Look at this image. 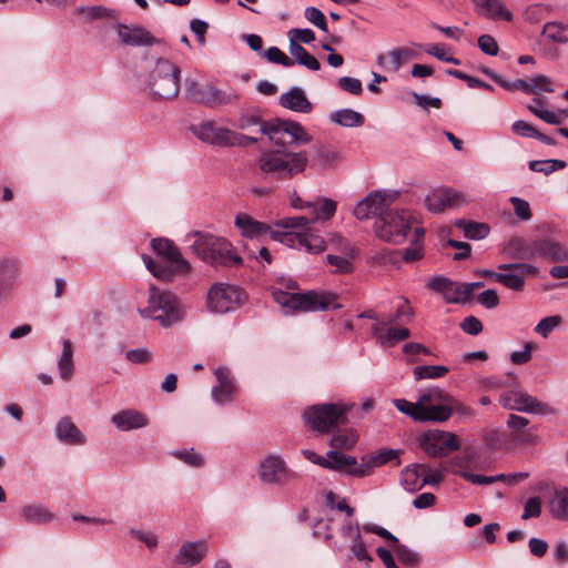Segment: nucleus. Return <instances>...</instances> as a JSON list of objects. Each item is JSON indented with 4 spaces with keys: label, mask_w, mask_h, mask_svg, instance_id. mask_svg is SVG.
<instances>
[{
    "label": "nucleus",
    "mask_w": 568,
    "mask_h": 568,
    "mask_svg": "<svg viewBox=\"0 0 568 568\" xmlns=\"http://www.w3.org/2000/svg\"><path fill=\"white\" fill-rule=\"evenodd\" d=\"M312 216H293L280 220L276 225L291 231L271 232V237L283 244L312 254H320L326 248L324 239L316 234L312 227Z\"/></svg>",
    "instance_id": "obj_1"
},
{
    "label": "nucleus",
    "mask_w": 568,
    "mask_h": 568,
    "mask_svg": "<svg viewBox=\"0 0 568 568\" xmlns=\"http://www.w3.org/2000/svg\"><path fill=\"white\" fill-rule=\"evenodd\" d=\"M307 165L308 154L305 150H266L257 159V168L262 173L281 181L292 180L302 174Z\"/></svg>",
    "instance_id": "obj_2"
},
{
    "label": "nucleus",
    "mask_w": 568,
    "mask_h": 568,
    "mask_svg": "<svg viewBox=\"0 0 568 568\" xmlns=\"http://www.w3.org/2000/svg\"><path fill=\"white\" fill-rule=\"evenodd\" d=\"M139 313L144 318L159 322L163 327L173 326L185 316V310L176 295L155 286H150L148 305L140 307Z\"/></svg>",
    "instance_id": "obj_3"
},
{
    "label": "nucleus",
    "mask_w": 568,
    "mask_h": 568,
    "mask_svg": "<svg viewBox=\"0 0 568 568\" xmlns=\"http://www.w3.org/2000/svg\"><path fill=\"white\" fill-rule=\"evenodd\" d=\"M152 248L161 257V261H153L143 255L146 268L159 280L170 281L174 275H184L190 271V263L184 260L173 243L165 239L152 241Z\"/></svg>",
    "instance_id": "obj_4"
},
{
    "label": "nucleus",
    "mask_w": 568,
    "mask_h": 568,
    "mask_svg": "<svg viewBox=\"0 0 568 568\" xmlns=\"http://www.w3.org/2000/svg\"><path fill=\"white\" fill-rule=\"evenodd\" d=\"M272 295L274 301L287 311L317 312L339 307L336 296L324 291L288 293L274 290Z\"/></svg>",
    "instance_id": "obj_5"
},
{
    "label": "nucleus",
    "mask_w": 568,
    "mask_h": 568,
    "mask_svg": "<svg viewBox=\"0 0 568 568\" xmlns=\"http://www.w3.org/2000/svg\"><path fill=\"white\" fill-rule=\"evenodd\" d=\"M192 248L202 261L214 266H232L241 262L227 240L212 234L196 233Z\"/></svg>",
    "instance_id": "obj_6"
},
{
    "label": "nucleus",
    "mask_w": 568,
    "mask_h": 568,
    "mask_svg": "<svg viewBox=\"0 0 568 568\" xmlns=\"http://www.w3.org/2000/svg\"><path fill=\"white\" fill-rule=\"evenodd\" d=\"M351 408L352 405L345 403L318 404L305 409L303 417L312 430L325 434L345 424Z\"/></svg>",
    "instance_id": "obj_7"
},
{
    "label": "nucleus",
    "mask_w": 568,
    "mask_h": 568,
    "mask_svg": "<svg viewBox=\"0 0 568 568\" xmlns=\"http://www.w3.org/2000/svg\"><path fill=\"white\" fill-rule=\"evenodd\" d=\"M148 89L154 99H174L180 91V69L169 60H158L149 75Z\"/></svg>",
    "instance_id": "obj_8"
},
{
    "label": "nucleus",
    "mask_w": 568,
    "mask_h": 568,
    "mask_svg": "<svg viewBox=\"0 0 568 568\" xmlns=\"http://www.w3.org/2000/svg\"><path fill=\"white\" fill-rule=\"evenodd\" d=\"M415 222L414 215L407 210L384 211L377 216L374 230L376 235L394 244H400L405 241L408 230Z\"/></svg>",
    "instance_id": "obj_9"
},
{
    "label": "nucleus",
    "mask_w": 568,
    "mask_h": 568,
    "mask_svg": "<svg viewBox=\"0 0 568 568\" xmlns=\"http://www.w3.org/2000/svg\"><path fill=\"white\" fill-rule=\"evenodd\" d=\"M260 132L267 135L270 141L277 145L307 144L312 141L311 135L297 122L272 120L262 122Z\"/></svg>",
    "instance_id": "obj_10"
},
{
    "label": "nucleus",
    "mask_w": 568,
    "mask_h": 568,
    "mask_svg": "<svg viewBox=\"0 0 568 568\" xmlns=\"http://www.w3.org/2000/svg\"><path fill=\"white\" fill-rule=\"evenodd\" d=\"M192 130L202 142L215 146H243L257 141L210 121L194 125Z\"/></svg>",
    "instance_id": "obj_11"
},
{
    "label": "nucleus",
    "mask_w": 568,
    "mask_h": 568,
    "mask_svg": "<svg viewBox=\"0 0 568 568\" xmlns=\"http://www.w3.org/2000/svg\"><path fill=\"white\" fill-rule=\"evenodd\" d=\"M302 455L311 463L327 469L343 471L356 477H364L369 474L367 465L358 464L356 458L337 450L328 452L327 458L310 449H303Z\"/></svg>",
    "instance_id": "obj_12"
},
{
    "label": "nucleus",
    "mask_w": 568,
    "mask_h": 568,
    "mask_svg": "<svg viewBox=\"0 0 568 568\" xmlns=\"http://www.w3.org/2000/svg\"><path fill=\"white\" fill-rule=\"evenodd\" d=\"M246 296L237 286L227 283H216L207 292L206 305L210 312L224 314L241 306Z\"/></svg>",
    "instance_id": "obj_13"
},
{
    "label": "nucleus",
    "mask_w": 568,
    "mask_h": 568,
    "mask_svg": "<svg viewBox=\"0 0 568 568\" xmlns=\"http://www.w3.org/2000/svg\"><path fill=\"white\" fill-rule=\"evenodd\" d=\"M417 442L430 457H444L460 447V440L456 434L442 429L426 430L418 436Z\"/></svg>",
    "instance_id": "obj_14"
},
{
    "label": "nucleus",
    "mask_w": 568,
    "mask_h": 568,
    "mask_svg": "<svg viewBox=\"0 0 568 568\" xmlns=\"http://www.w3.org/2000/svg\"><path fill=\"white\" fill-rule=\"evenodd\" d=\"M258 478L267 485L285 486L297 479V474L288 467L280 455H267L258 465Z\"/></svg>",
    "instance_id": "obj_15"
},
{
    "label": "nucleus",
    "mask_w": 568,
    "mask_h": 568,
    "mask_svg": "<svg viewBox=\"0 0 568 568\" xmlns=\"http://www.w3.org/2000/svg\"><path fill=\"white\" fill-rule=\"evenodd\" d=\"M374 321L372 334L383 347H393L400 341L409 337L410 332L406 327L393 326V318L378 317L374 311H367L358 315Z\"/></svg>",
    "instance_id": "obj_16"
},
{
    "label": "nucleus",
    "mask_w": 568,
    "mask_h": 568,
    "mask_svg": "<svg viewBox=\"0 0 568 568\" xmlns=\"http://www.w3.org/2000/svg\"><path fill=\"white\" fill-rule=\"evenodd\" d=\"M448 399L446 393L438 388H432L423 393L416 402L424 422H446L452 415V408L442 404Z\"/></svg>",
    "instance_id": "obj_17"
},
{
    "label": "nucleus",
    "mask_w": 568,
    "mask_h": 568,
    "mask_svg": "<svg viewBox=\"0 0 568 568\" xmlns=\"http://www.w3.org/2000/svg\"><path fill=\"white\" fill-rule=\"evenodd\" d=\"M499 404L506 408L524 413H534L547 415L554 413V409L536 397L521 390H507L499 396Z\"/></svg>",
    "instance_id": "obj_18"
},
{
    "label": "nucleus",
    "mask_w": 568,
    "mask_h": 568,
    "mask_svg": "<svg viewBox=\"0 0 568 568\" xmlns=\"http://www.w3.org/2000/svg\"><path fill=\"white\" fill-rule=\"evenodd\" d=\"M498 268L501 272L494 274V280L513 291H521L525 278L535 276L538 272L537 267L526 263L501 264Z\"/></svg>",
    "instance_id": "obj_19"
},
{
    "label": "nucleus",
    "mask_w": 568,
    "mask_h": 568,
    "mask_svg": "<svg viewBox=\"0 0 568 568\" xmlns=\"http://www.w3.org/2000/svg\"><path fill=\"white\" fill-rule=\"evenodd\" d=\"M466 202L463 193L452 187L432 189L424 199L425 207L434 214L444 212L447 209L460 206Z\"/></svg>",
    "instance_id": "obj_20"
},
{
    "label": "nucleus",
    "mask_w": 568,
    "mask_h": 568,
    "mask_svg": "<svg viewBox=\"0 0 568 568\" xmlns=\"http://www.w3.org/2000/svg\"><path fill=\"white\" fill-rule=\"evenodd\" d=\"M329 241L341 250L342 255L328 254L327 263L334 267L335 273L348 274L354 271L353 261L357 256L355 247L338 234H332Z\"/></svg>",
    "instance_id": "obj_21"
},
{
    "label": "nucleus",
    "mask_w": 568,
    "mask_h": 568,
    "mask_svg": "<svg viewBox=\"0 0 568 568\" xmlns=\"http://www.w3.org/2000/svg\"><path fill=\"white\" fill-rule=\"evenodd\" d=\"M390 201L392 196L386 192L372 193L355 206L354 216L358 220H366L373 215L379 216Z\"/></svg>",
    "instance_id": "obj_22"
},
{
    "label": "nucleus",
    "mask_w": 568,
    "mask_h": 568,
    "mask_svg": "<svg viewBox=\"0 0 568 568\" xmlns=\"http://www.w3.org/2000/svg\"><path fill=\"white\" fill-rule=\"evenodd\" d=\"M207 552V544L204 540L184 542L174 556V562L182 566H195L202 561Z\"/></svg>",
    "instance_id": "obj_23"
},
{
    "label": "nucleus",
    "mask_w": 568,
    "mask_h": 568,
    "mask_svg": "<svg viewBox=\"0 0 568 568\" xmlns=\"http://www.w3.org/2000/svg\"><path fill=\"white\" fill-rule=\"evenodd\" d=\"M111 423L121 432H131L149 425L145 414L135 409H123L111 416Z\"/></svg>",
    "instance_id": "obj_24"
},
{
    "label": "nucleus",
    "mask_w": 568,
    "mask_h": 568,
    "mask_svg": "<svg viewBox=\"0 0 568 568\" xmlns=\"http://www.w3.org/2000/svg\"><path fill=\"white\" fill-rule=\"evenodd\" d=\"M116 33L121 43L124 45H151L155 41L151 33L142 27L118 24Z\"/></svg>",
    "instance_id": "obj_25"
},
{
    "label": "nucleus",
    "mask_w": 568,
    "mask_h": 568,
    "mask_svg": "<svg viewBox=\"0 0 568 568\" xmlns=\"http://www.w3.org/2000/svg\"><path fill=\"white\" fill-rule=\"evenodd\" d=\"M214 375L219 383L212 389V397L214 402L217 404H224L232 400L235 393V385L230 371L225 367H219L215 369Z\"/></svg>",
    "instance_id": "obj_26"
},
{
    "label": "nucleus",
    "mask_w": 568,
    "mask_h": 568,
    "mask_svg": "<svg viewBox=\"0 0 568 568\" xmlns=\"http://www.w3.org/2000/svg\"><path fill=\"white\" fill-rule=\"evenodd\" d=\"M536 257H544L551 262H568V248L554 240H539L534 242Z\"/></svg>",
    "instance_id": "obj_27"
},
{
    "label": "nucleus",
    "mask_w": 568,
    "mask_h": 568,
    "mask_svg": "<svg viewBox=\"0 0 568 568\" xmlns=\"http://www.w3.org/2000/svg\"><path fill=\"white\" fill-rule=\"evenodd\" d=\"M234 224L243 236L250 239H258L274 232L268 224L254 220L246 213H239L235 216Z\"/></svg>",
    "instance_id": "obj_28"
},
{
    "label": "nucleus",
    "mask_w": 568,
    "mask_h": 568,
    "mask_svg": "<svg viewBox=\"0 0 568 568\" xmlns=\"http://www.w3.org/2000/svg\"><path fill=\"white\" fill-rule=\"evenodd\" d=\"M479 14L495 21H511L513 13L500 0H471Z\"/></svg>",
    "instance_id": "obj_29"
},
{
    "label": "nucleus",
    "mask_w": 568,
    "mask_h": 568,
    "mask_svg": "<svg viewBox=\"0 0 568 568\" xmlns=\"http://www.w3.org/2000/svg\"><path fill=\"white\" fill-rule=\"evenodd\" d=\"M55 436L59 440L69 445H84L87 443V437L69 417H63L58 422Z\"/></svg>",
    "instance_id": "obj_30"
},
{
    "label": "nucleus",
    "mask_w": 568,
    "mask_h": 568,
    "mask_svg": "<svg viewBox=\"0 0 568 568\" xmlns=\"http://www.w3.org/2000/svg\"><path fill=\"white\" fill-rule=\"evenodd\" d=\"M460 476L475 485H490L495 481H504L507 485H514L516 483L523 481L528 478V473H516L510 475L500 474L497 476H483V475H475L470 471H460Z\"/></svg>",
    "instance_id": "obj_31"
},
{
    "label": "nucleus",
    "mask_w": 568,
    "mask_h": 568,
    "mask_svg": "<svg viewBox=\"0 0 568 568\" xmlns=\"http://www.w3.org/2000/svg\"><path fill=\"white\" fill-rule=\"evenodd\" d=\"M280 104L288 110L310 113L313 109L312 103L306 98L301 88L294 87L288 92L280 97Z\"/></svg>",
    "instance_id": "obj_32"
},
{
    "label": "nucleus",
    "mask_w": 568,
    "mask_h": 568,
    "mask_svg": "<svg viewBox=\"0 0 568 568\" xmlns=\"http://www.w3.org/2000/svg\"><path fill=\"white\" fill-rule=\"evenodd\" d=\"M311 210L314 224L329 221L336 213L337 203L328 197H317L312 203H307Z\"/></svg>",
    "instance_id": "obj_33"
},
{
    "label": "nucleus",
    "mask_w": 568,
    "mask_h": 568,
    "mask_svg": "<svg viewBox=\"0 0 568 568\" xmlns=\"http://www.w3.org/2000/svg\"><path fill=\"white\" fill-rule=\"evenodd\" d=\"M329 120L345 128H355L364 124L365 118L362 113L352 109H341L331 112Z\"/></svg>",
    "instance_id": "obj_34"
},
{
    "label": "nucleus",
    "mask_w": 568,
    "mask_h": 568,
    "mask_svg": "<svg viewBox=\"0 0 568 568\" xmlns=\"http://www.w3.org/2000/svg\"><path fill=\"white\" fill-rule=\"evenodd\" d=\"M23 520L33 524H45L53 519V514L42 505H26L20 510Z\"/></svg>",
    "instance_id": "obj_35"
},
{
    "label": "nucleus",
    "mask_w": 568,
    "mask_h": 568,
    "mask_svg": "<svg viewBox=\"0 0 568 568\" xmlns=\"http://www.w3.org/2000/svg\"><path fill=\"white\" fill-rule=\"evenodd\" d=\"M423 465L407 466L402 470L400 483L408 491H416L423 487Z\"/></svg>",
    "instance_id": "obj_36"
},
{
    "label": "nucleus",
    "mask_w": 568,
    "mask_h": 568,
    "mask_svg": "<svg viewBox=\"0 0 568 568\" xmlns=\"http://www.w3.org/2000/svg\"><path fill=\"white\" fill-rule=\"evenodd\" d=\"M550 514L560 519L568 518V488H558L549 500Z\"/></svg>",
    "instance_id": "obj_37"
},
{
    "label": "nucleus",
    "mask_w": 568,
    "mask_h": 568,
    "mask_svg": "<svg viewBox=\"0 0 568 568\" xmlns=\"http://www.w3.org/2000/svg\"><path fill=\"white\" fill-rule=\"evenodd\" d=\"M542 37L552 43L568 42V24L562 22H547L542 28Z\"/></svg>",
    "instance_id": "obj_38"
},
{
    "label": "nucleus",
    "mask_w": 568,
    "mask_h": 568,
    "mask_svg": "<svg viewBox=\"0 0 568 568\" xmlns=\"http://www.w3.org/2000/svg\"><path fill=\"white\" fill-rule=\"evenodd\" d=\"M418 58V52L413 47H402L388 52L387 59L393 70H399L408 61Z\"/></svg>",
    "instance_id": "obj_39"
},
{
    "label": "nucleus",
    "mask_w": 568,
    "mask_h": 568,
    "mask_svg": "<svg viewBox=\"0 0 568 568\" xmlns=\"http://www.w3.org/2000/svg\"><path fill=\"white\" fill-rule=\"evenodd\" d=\"M288 50L298 64L312 71H318L321 69V64L317 59L308 53L300 43H290Z\"/></svg>",
    "instance_id": "obj_40"
},
{
    "label": "nucleus",
    "mask_w": 568,
    "mask_h": 568,
    "mask_svg": "<svg viewBox=\"0 0 568 568\" xmlns=\"http://www.w3.org/2000/svg\"><path fill=\"white\" fill-rule=\"evenodd\" d=\"M505 252L515 258H520V260L535 258L534 243L530 246H528V245H526L525 241L520 237L511 239L508 242V244L506 245Z\"/></svg>",
    "instance_id": "obj_41"
},
{
    "label": "nucleus",
    "mask_w": 568,
    "mask_h": 568,
    "mask_svg": "<svg viewBox=\"0 0 568 568\" xmlns=\"http://www.w3.org/2000/svg\"><path fill=\"white\" fill-rule=\"evenodd\" d=\"M72 356H73L72 344L69 339H64L62 354L59 359V374L63 381L71 379V377L73 375L74 366H73Z\"/></svg>",
    "instance_id": "obj_42"
},
{
    "label": "nucleus",
    "mask_w": 568,
    "mask_h": 568,
    "mask_svg": "<svg viewBox=\"0 0 568 568\" xmlns=\"http://www.w3.org/2000/svg\"><path fill=\"white\" fill-rule=\"evenodd\" d=\"M425 235V230L423 227H415L414 230V240L409 247L405 248L403 252V260L405 262H414L423 257L424 251L422 241Z\"/></svg>",
    "instance_id": "obj_43"
},
{
    "label": "nucleus",
    "mask_w": 568,
    "mask_h": 568,
    "mask_svg": "<svg viewBox=\"0 0 568 568\" xmlns=\"http://www.w3.org/2000/svg\"><path fill=\"white\" fill-rule=\"evenodd\" d=\"M456 226L463 230L465 236L470 240H481L489 233V227L485 223L459 220L456 222Z\"/></svg>",
    "instance_id": "obj_44"
},
{
    "label": "nucleus",
    "mask_w": 568,
    "mask_h": 568,
    "mask_svg": "<svg viewBox=\"0 0 568 568\" xmlns=\"http://www.w3.org/2000/svg\"><path fill=\"white\" fill-rule=\"evenodd\" d=\"M339 154L332 149H321L313 159V166L318 170H327L339 162Z\"/></svg>",
    "instance_id": "obj_45"
},
{
    "label": "nucleus",
    "mask_w": 568,
    "mask_h": 568,
    "mask_svg": "<svg viewBox=\"0 0 568 568\" xmlns=\"http://www.w3.org/2000/svg\"><path fill=\"white\" fill-rule=\"evenodd\" d=\"M357 439V432L348 428L334 434L331 438V446L339 449H351L355 446Z\"/></svg>",
    "instance_id": "obj_46"
},
{
    "label": "nucleus",
    "mask_w": 568,
    "mask_h": 568,
    "mask_svg": "<svg viewBox=\"0 0 568 568\" xmlns=\"http://www.w3.org/2000/svg\"><path fill=\"white\" fill-rule=\"evenodd\" d=\"M449 372L448 367L443 365L416 366L413 371L415 379H436L444 377Z\"/></svg>",
    "instance_id": "obj_47"
},
{
    "label": "nucleus",
    "mask_w": 568,
    "mask_h": 568,
    "mask_svg": "<svg viewBox=\"0 0 568 568\" xmlns=\"http://www.w3.org/2000/svg\"><path fill=\"white\" fill-rule=\"evenodd\" d=\"M443 297L447 303L466 302L469 298V286H464L463 283L450 282Z\"/></svg>",
    "instance_id": "obj_48"
},
{
    "label": "nucleus",
    "mask_w": 568,
    "mask_h": 568,
    "mask_svg": "<svg viewBox=\"0 0 568 568\" xmlns=\"http://www.w3.org/2000/svg\"><path fill=\"white\" fill-rule=\"evenodd\" d=\"M485 443L493 450L507 449V436L498 429L488 430L485 434Z\"/></svg>",
    "instance_id": "obj_49"
},
{
    "label": "nucleus",
    "mask_w": 568,
    "mask_h": 568,
    "mask_svg": "<svg viewBox=\"0 0 568 568\" xmlns=\"http://www.w3.org/2000/svg\"><path fill=\"white\" fill-rule=\"evenodd\" d=\"M561 323L562 317L560 315L547 316L535 326V332L544 338H547Z\"/></svg>",
    "instance_id": "obj_50"
},
{
    "label": "nucleus",
    "mask_w": 568,
    "mask_h": 568,
    "mask_svg": "<svg viewBox=\"0 0 568 568\" xmlns=\"http://www.w3.org/2000/svg\"><path fill=\"white\" fill-rule=\"evenodd\" d=\"M125 359L132 364L144 365L153 361V353L146 347L129 349Z\"/></svg>",
    "instance_id": "obj_51"
},
{
    "label": "nucleus",
    "mask_w": 568,
    "mask_h": 568,
    "mask_svg": "<svg viewBox=\"0 0 568 568\" xmlns=\"http://www.w3.org/2000/svg\"><path fill=\"white\" fill-rule=\"evenodd\" d=\"M532 114L545 121L546 123L558 125L565 122L568 118V113L565 110L552 112L546 109L532 110Z\"/></svg>",
    "instance_id": "obj_52"
},
{
    "label": "nucleus",
    "mask_w": 568,
    "mask_h": 568,
    "mask_svg": "<svg viewBox=\"0 0 568 568\" xmlns=\"http://www.w3.org/2000/svg\"><path fill=\"white\" fill-rule=\"evenodd\" d=\"M393 404L395 407L403 414L409 416L412 419L416 422H424V416L419 414L418 407L416 403L408 402L406 399H394Z\"/></svg>",
    "instance_id": "obj_53"
},
{
    "label": "nucleus",
    "mask_w": 568,
    "mask_h": 568,
    "mask_svg": "<svg viewBox=\"0 0 568 568\" xmlns=\"http://www.w3.org/2000/svg\"><path fill=\"white\" fill-rule=\"evenodd\" d=\"M264 58H266L270 62L281 64L283 67H292L294 64V60L288 58L282 50L277 47H271L266 51L262 53Z\"/></svg>",
    "instance_id": "obj_54"
},
{
    "label": "nucleus",
    "mask_w": 568,
    "mask_h": 568,
    "mask_svg": "<svg viewBox=\"0 0 568 568\" xmlns=\"http://www.w3.org/2000/svg\"><path fill=\"white\" fill-rule=\"evenodd\" d=\"M173 456L191 467H201L204 464L202 455L196 453L194 449L176 450L173 453Z\"/></svg>",
    "instance_id": "obj_55"
},
{
    "label": "nucleus",
    "mask_w": 568,
    "mask_h": 568,
    "mask_svg": "<svg viewBox=\"0 0 568 568\" xmlns=\"http://www.w3.org/2000/svg\"><path fill=\"white\" fill-rule=\"evenodd\" d=\"M511 437L514 442L520 445H537L540 440L538 434L532 428L511 433Z\"/></svg>",
    "instance_id": "obj_56"
},
{
    "label": "nucleus",
    "mask_w": 568,
    "mask_h": 568,
    "mask_svg": "<svg viewBox=\"0 0 568 568\" xmlns=\"http://www.w3.org/2000/svg\"><path fill=\"white\" fill-rule=\"evenodd\" d=\"M513 207H514V211H515V214L523 221H528L531 219V210H530V205L527 201L520 199V197H517V196H511L509 199Z\"/></svg>",
    "instance_id": "obj_57"
},
{
    "label": "nucleus",
    "mask_w": 568,
    "mask_h": 568,
    "mask_svg": "<svg viewBox=\"0 0 568 568\" xmlns=\"http://www.w3.org/2000/svg\"><path fill=\"white\" fill-rule=\"evenodd\" d=\"M305 18L315 27L320 28L323 31H327V22L324 13L315 8L308 7L305 9Z\"/></svg>",
    "instance_id": "obj_58"
},
{
    "label": "nucleus",
    "mask_w": 568,
    "mask_h": 568,
    "mask_svg": "<svg viewBox=\"0 0 568 568\" xmlns=\"http://www.w3.org/2000/svg\"><path fill=\"white\" fill-rule=\"evenodd\" d=\"M338 87L343 91H346L354 95H359L363 92L362 82L356 78L342 77L338 79Z\"/></svg>",
    "instance_id": "obj_59"
},
{
    "label": "nucleus",
    "mask_w": 568,
    "mask_h": 568,
    "mask_svg": "<svg viewBox=\"0 0 568 568\" xmlns=\"http://www.w3.org/2000/svg\"><path fill=\"white\" fill-rule=\"evenodd\" d=\"M290 43H311L315 40V33L311 29H292L288 31Z\"/></svg>",
    "instance_id": "obj_60"
},
{
    "label": "nucleus",
    "mask_w": 568,
    "mask_h": 568,
    "mask_svg": "<svg viewBox=\"0 0 568 568\" xmlns=\"http://www.w3.org/2000/svg\"><path fill=\"white\" fill-rule=\"evenodd\" d=\"M424 51L429 54V55H433L435 58H437L438 60L440 61H444V62H447V63H453V64H460V61L456 58H453V57H448L444 50V48L439 44H428L424 48Z\"/></svg>",
    "instance_id": "obj_61"
},
{
    "label": "nucleus",
    "mask_w": 568,
    "mask_h": 568,
    "mask_svg": "<svg viewBox=\"0 0 568 568\" xmlns=\"http://www.w3.org/2000/svg\"><path fill=\"white\" fill-rule=\"evenodd\" d=\"M478 47L484 53L491 57L497 55L499 51L498 43L489 34H483L478 38Z\"/></svg>",
    "instance_id": "obj_62"
},
{
    "label": "nucleus",
    "mask_w": 568,
    "mask_h": 568,
    "mask_svg": "<svg viewBox=\"0 0 568 568\" xmlns=\"http://www.w3.org/2000/svg\"><path fill=\"white\" fill-rule=\"evenodd\" d=\"M396 556L402 564L407 566H415L420 560L418 554L403 546L396 549Z\"/></svg>",
    "instance_id": "obj_63"
},
{
    "label": "nucleus",
    "mask_w": 568,
    "mask_h": 568,
    "mask_svg": "<svg viewBox=\"0 0 568 568\" xmlns=\"http://www.w3.org/2000/svg\"><path fill=\"white\" fill-rule=\"evenodd\" d=\"M511 131L516 135L535 139L538 130L535 129L531 124H529L523 120H518L513 123Z\"/></svg>",
    "instance_id": "obj_64"
}]
</instances>
